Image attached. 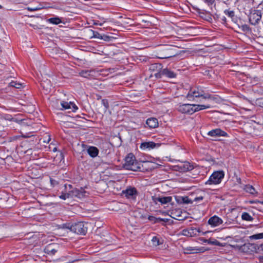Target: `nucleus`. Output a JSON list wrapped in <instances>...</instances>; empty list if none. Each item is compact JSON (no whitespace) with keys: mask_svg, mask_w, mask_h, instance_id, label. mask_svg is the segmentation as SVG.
<instances>
[{"mask_svg":"<svg viewBox=\"0 0 263 263\" xmlns=\"http://www.w3.org/2000/svg\"><path fill=\"white\" fill-rule=\"evenodd\" d=\"M178 54L176 51L175 47L165 45H163L159 50L157 57L160 59H170L175 57Z\"/></svg>","mask_w":263,"mask_h":263,"instance_id":"f257e3e1","label":"nucleus"},{"mask_svg":"<svg viewBox=\"0 0 263 263\" xmlns=\"http://www.w3.org/2000/svg\"><path fill=\"white\" fill-rule=\"evenodd\" d=\"M123 167L128 170L137 171L140 168L139 164L136 160L135 157L132 153L129 154L125 159Z\"/></svg>","mask_w":263,"mask_h":263,"instance_id":"f03ea898","label":"nucleus"},{"mask_svg":"<svg viewBox=\"0 0 263 263\" xmlns=\"http://www.w3.org/2000/svg\"><path fill=\"white\" fill-rule=\"evenodd\" d=\"M202 97L204 99L210 98V95L205 94L203 90L199 87L191 88L186 98L189 101H194L196 98Z\"/></svg>","mask_w":263,"mask_h":263,"instance_id":"7ed1b4c3","label":"nucleus"},{"mask_svg":"<svg viewBox=\"0 0 263 263\" xmlns=\"http://www.w3.org/2000/svg\"><path fill=\"white\" fill-rule=\"evenodd\" d=\"M65 226L66 228L70 229L71 232L77 234L84 235L87 231L86 224L83 222H78L72 224H66Z\"/></svg>","mask_w":263,"mask_h":263,"instance_id":"20e7f679","label":"nucleus"},{"mask_svg":"<svg viewBox=\"0 0 263 263\" xmlns=\"http://www.w3.org/2000/svg\"><path fill=\"white\" fill-rule=\"evenodd\" d=\"M224 173L222 171L214 172L205 182L206 185L219 184L224 178Z\"/></svg>","mask_w":263,"mask_h":263,"instance_id":"39448f33","label":"nucleus"},{"mask_svg":"<svg viewBox=\"0 0 263 263\" xmlns=\"http://www.w3.org/2000/svg\"><path fill=\"white\" fill-rule=\"evenodd\" d=\"M67 189L69 198L82 199L86 196V192L82 188L80 189H73L72 185L69 184L67 186Z\"/></svg>","mask_w":263,"mask_h":263,"instance_id":"423d86ee","label":"nucleus"},{"mask_svg":"<svg viewBox=\"0 0 263 263\" xmlns=\"http://www.w3.org/2000/svg\"><path fill=\"white\" fill-rule=\"evenodd\" d=\"M60 104L62 106V108L60 109L62 110H68L69 112H76L78 109V107L76 104L71 101L67 102L62 101H61Z\"/></svg>","mask_w":263,"mask_h":263,"instance_id":"0eeeda50","label":"nucleus"},{"mask_svg":"<svg viewBox=\"0 0 263 263\" xmlns=\"http://www.w3.org/2000/svg\"><path fill=\"white\" fill-rule=\"evenodd\" d=\"M122 194L127 198L135 199L137 196L138 192L136 188L129 187L122 191Z\"/></svg>","mask_w":263,"mask_h":263,"instance_id":"6e6552de","label":"nucleus"},{"mask_svg":"<svg viewBox=\"0 0 263 263\" xmlns=\"http://www.w3.org/2000/svg\"><path fill=\"white\" fill-rule=\"evenodd\" d=\"M162 75L165 76L169 78H174L176 76V74L173 71L170 70L167 68H164L160 71L155 73V76L157 78H160Z\"/></svg>","mask_w":263,"mask_h":263,"instance_id":"1a4fd4ad","label":"nucleus"},{"mask_svg":"<svg viewBox=\"0 0 263 263\" xmlns=\"http://www.w3.org/2000/svg\"><path fill=\"white\" fill-rule=\"evenodd\" d=\"M177 110L182 114H193L192 104H180L178 106Z\"/></svg>","mask_w":263,"mask_h":263,"instance_id":"9d476101","label":"nucleus"},{"mask_svg":"<svg viewBox=\"0 0 263 263\" xmlns=\"http://www.w3.org/2000/svg\"><path fill=\"white\" fill-rule=\"evenodd\" d=\"M208 135L211 137H228V134L220 128H216L209 131Z\"/></svg>","mask_w":263,"mask_h":263,"instance_id":"9b49d317","label":"nucleus"},{"mask_svg":"<svg viewBox=\"0 0 263 263\" xmlns=\"http://www.w3.org/2000/svg\"><path fill=\"white\" fill-rule=\"evenodd\" d=\"M255 247H257L256 244L248 243L242 246L241 247V249L242 251L247 253H251L252 252H256Z\"/></svg>","mask_w":263,"mask_h":263,"instance_id":"f8f14e48","label":"nucleus"},{"mask_svg":"<svg viewBox=\"0 0 263 263\" xmlns=\"http://www.w3.org/2000/svg\"><path fill=\"white\" fill-rule=\"evenodd\" d=\"M222 220L216 215L211 217L208 220V223L213 227L218 226L222 224Z\"/></svg>","mask_w":263,"mask_h":263,"instance_id":"ddd939ff","label":"nucleus"},{"mask_svg":"<svg viewBox=\"0 0 263 263\" xmlns=\"http://www.w3.org/2000/svg\"><path fill=\"white\" fill-rule=\"evenodd\" d=\"M146 124L150 128H155L158 126L159 124L157 119L155 118H148L146 120Z\"/></svg>","mask_w":263,"mask_h":263,"instance_id":"4468645a","label":"nucleus"},{"mask_svg":"<svg viewBox=\"0 0 263 263\" xmlns=\"http://www.w3.org/2000/svg\"><path fill=\"white\" fill-rule=\"evenodd\" d=\"M178 167L181 172H187L191 171L194 168L193 165L188 162H185L183 163L180 164L178 165Z\"/></svg>","mask_w":263,"mask_h":263,"instance_id":"2eb2a0df","label":"nucleus"},{"mask_svg":"<svg viewBox=\"0 0 263 263\" xmlns=\"http://www.w3.org/2000/svg\"><path fill=\"white\" fill-rule=\"evenodd\" d=\"M87 153L92 158L97 157L99 154V149L95 146H89L87 149Z\"/></svg>","mask_w":263,"mask_h":263,"instance_id":"dca6fc26","label":"nucleus"},{"mask_svg":"<svg viewBox=\"0 0 263 263\" xmlns=\"http://www.w3.org/2000/svg\"><path fill=\"white\" fill-rule=\"evenodd\" d=\"M156 144L153 142H143L140 145V148L142 149H152L155 147Z\"/></svg>","mask_w":263,"mask_h":263,"instance_id":"f3484780","label":"nucleus"},{"mask_svg":"<svg viewBox=\"0 0 263 263\" xmlns=\"http://www.w3.org/2000/svg\"><path fill=\"white\" fill-rule=\"evenodd\" d=\"M210 107V106L209 105H196V104H192V110H193V114L198 111L199 110L204 109H207L209 108Z\"/></svg>","mask_w":263,"mask_h":263,"instance_id":"a211bd4d","label":"nucleus"},{"mask_svg":"<svg viewBox=\"0 0 263 263\" xmlns=\"http://www.w3.org/2000/svg\"><path fill=\"white\" fill-rule=\"evenodd\" d=\"M172 200V197L171 196H160V203L161 204H165L171 202Z\"/></svg>","mask_w":263,"mask_h":263,"instance_id":"6ab92c4d","label":"nucleus"},{"mask_svg":"<svg viewBox=\"0 0 263 263\" xmlns=\"http://www.w3.org/2000/svg\"><path fill=\"white\" fill-rule=\"evenodd\" d=\"M243 189L247 192L251 194H255L256 193L255 189L254 188V187L250 185H245Z\"/></svg>","mask_w":263,"mask_h":263,"instance_id":"aec40b11","label":"nucleus"},{"mask_svg":"<svg viewBox=\"0 0 263 263\" xmlns=\"http://www.w3.org/2000/svg\"><path fill=\"white\" fill-rule=\"evenodd\" d=\"M241 218L243 220L248 221H252L254 219V218L248 213L247 212L242 213L241 215Z\"/></svg>","mask_w":263,"mask_h":263,"instance_id":"412c9836","label":"nucleus"},{"mask_svg":"<svg viewBox=\"0 0 263 263\" xmlns=\"http://www.w3.org/2000/svg\"><path fill=\"white\" fill-rule=\"evenodd\" d=\"M224 13L228 17H230L232 21H234L236 18L234 11L231 10L230 9L225 10L224 11Z\"/></svg>","mask_w":263,"mask_h":263,"instance_id":"4be33fe9","label":"nucleus"},{"mask_svg":"<svg viewBox=\"0 0 263 263\" xmlns=\"http://www.w3.org/2000/svg\"><path fill=\"white\" fill-rule=\"evenodd\" d=\"M148 219L153 222L154 223H158L161 221H165V220L161 218H156L153 216H149L148 217Z\"/></svg>","mask_w":263,"mask_h":263,"instance_id":"5701e85b","label":"nucleus"},{"mask_svg":"<svg viewBox=\"0 0 263 263\" xmlns=\"http://www.w3.org/2000/svg\"><path fill=\"white\" fill-rule=\"evenodd\" d=\"M47 22L55 25H58L62 22L60 18L58 17L50 18L47 20Z\"/></svg>","mask_w":263,"mask_h":263,"instance_id":"b1692460","label":"nucleus"},{"mask_svg":"<svg viewBox=\"0 0 263 263\" xmlns=\"http://www.w3.org/2000/svg\"><path fill=\"white\" fill-rule=\"evenodd\" d=\"M45 252L50 255H54L57 252V250L52 248L51 246L49 245L46 248Z\"/></svg>","mask_w":263,"mask_h":263,"instance_id":"393cba45","label":"nucleus"},{"mask_svg":"<svg viewBox=\"0 0 263 263\" xmlns=\"http://www.w3.org/2000/svg\"><path fill=\"white\" fill-rule=\"evenodd\" d=\"M65 192H62V194L59 196L60 198L62 199L65 200L67 198H69V196L68 195V189H67V185H65Z\"/></svg>","mask_w":263,"mask_h":263,"instance_id":"a878e982","label":"nucleus"},{"mask_svg":"<svg viewBox=\"0 0 263 263\" xmlns=\"http://www.w3.org/2000/svg\"><path fill=\"white\" fill-rule=\"evenodd\" d=\"M249 238L251 240L262 239L263 238V233L256 234L251 235L249 236Z\"/></svg>","mask_w":263,"mask_h":263,"instance_id":"bb28decb","label":"nucleus"},{"mask_svg":"<svg viewBox=\"0 0 263 263\" xmlns=\"http://www.w3.org/2000/svg\"><path fill=\"white\" fill-rule=\"evenodd\" d=\"M10 86H12V87H15V88H18V89H20L23 87V84L18 83L17 82H15V81H12L11 82H10Z\"/></svg>","mask_w":263,"mask_h":263,"instance_id":"cd10ccee","label":"nucleus"},{"mask_svg":"<svg viewBox=\"0 0 263 263\" xmlns=\"http://www.w3.org/2000/svg\"><path fill=\"white\" fill-rule=\"evenodd\" d=\"M93 72L91 70H82L80 72V74L82 77L84 78H88L89 76L91 75V73Z\"/></svg>","mask_w":263,"mask_h":263,"instance_id":"c85d7f7f","label":"nucleus"},{"mask_svg":"<svg viewBox=\"0 0 263 263\" xmlns=\"http://www.w3.org/2000/svg\"><path fill=\"white\" fill-rule=\"evenodd\" d=\"M239 27L243 32H250L251 31V29L250 28V27L248 25H246V24L242 25L241 26H239Z\"/></svg>","mask_w":263,"mask_h":263,"instance_id":"c756f323","label":"nucleus"},{"mask_svg":"<svg viewBox=\"0 0 263 263\" xmlns=\"http://www.w3.org/2000/svg\"><path fill=\"white\" fill-rule=\"evenodd\" d=\"M161 67L162 66L161 64L155 63L154 64L151 65V66L149 67V69L152 70H154L156 69L160 70L161 68Z\"/></svg>","mask_w":263,"mask_h":263,"instance_id":"7c9ffc66","label":"nucleus"},{"mask_svg":"<svg viewBox=\"0 0 263 263\" xmlns=\"http://www.w3.org/2000/svg\"><path fill=\"white\" fill-rule=\"evenodd\" d=\"M152 241L153 242V244L155 246H158L160 244H161L159 241V239L156 236H154L153 237Z\"/></svg>","mask_w":263,"mask_h":263,"instance_id":"2f4dec72","label":"nucleus"},{"mask_svg":"<svg viewBox=\"0 0 263 263\" xmlns=\"http://www.w3.org/2000/svg\"><path fill=\"white\" fill-rule=\"evenodd\" d=\"M160 196H153L152 197V200L154 203L155 204H157L158 202H160Z\"/></svg>","mask_w":263,"mask_h":263,"instance_id":"473e14b6","label":"nucleus"},{"mask_svg":"<svg viewBox=\"0 0 263 263\" xmlns=\"http://www.w3.org/2000/svg\"><path fill=\"white\" fill-rule=\"evenodd\" d=\"M102 104L104 105L106 110L109 108V104L107 100L103 99L102 100Z\"/></svg>","mask_w":263,"mask_h":263,"instance_id":"72a5a7b5","label":"nucleus"},{"mask_svg":"<svg viewBox=\"0 0 263 263\" xmlns=\"http://www.w3.org/2000/svg\"><path fill=\"white\" fill-rule=\"evenodd\" d=\"M256 252L258 253L260 251L263 252V244H261L260 245H257V247H255Z\"/></svg>","mask_w":263,"mask_h":263,"instance_id":"f704fd0d","label":"nucleus"},{"mask_svg":"<svg viewBox=\"0 0 263 263\" xmlns=\"http://www.w3.org/2000/svg\"><path fill=\"white\" fill-rule=\"evenodd\" d=\"M50 183H51V185L53 186H54L55 185L58 184V181H56L55 180L51 178H50Z\"/></svg>","mask_w":263,"mask_h":263,"instance_id":"c9c22d12","label":"nucleus"},{"mask_svg":"<svg viewBox=\"0 0 263 263\" xmlns=\"http://www.w3.org/2000/svg\"><path fill=\"white\" fill-rule=\"evenodd\" d=\"M93 36L96 38L102 39V36L98 32L93 31Z\"/></svg>","mask_w":263,"mask_h":263,"instance_id":"e433bc0d","label":"nucleus"},{"mask_svg":"<svg viewBox=\"0 0 263 263\" xmlns=\"http://www.w3.org/2000/svg\"><path fill=\"white\" fill-rule=\"evenodd\" d=\"M204 18L208 21H210L211 20H212L211 15L210 13L205 14Z\"/></svg>","mask_w":263,"mask_h":263,"instance_id":"4c0bfd02","label":"nucleus"},{"mask_svg":"<svg viewBox=\"0 0 263 263\" xmlns=\"http://www.w3.org/2000/svg\"><path fill=\"white\" fill-rule=\"evenodd\" d=\"M27 10H28L30 11H36V10L40 9V8H37V7H34V8L27 7Z\"/></svg>","mask_w":263,"mask_h":263,"instance_id":"58836bf2","label":"nucleus"},{"mask_svg":"<svg viewBox=\"0 0 263 263\" xmlns=\"http://www.w3.org/2000/svg\"><path fill=\"white\" fill-rule=\"evenodd\" d=\"M209 243L210 244L214 245H216V246H219V244H220V242L216 240H215L214 241H210Z\"/></svg>","mask_w":263,"mask_h":263,"instance_id":"ea45409f","label":"nucleus"},{"mask_svg":"<svg viewBox=\"0 0 263 263\" xmlns=\"http://www.w3.org/2000/svg\"><path fill=\"white\" fill-rule=\"evenodd\" d=\"M203 199V197L201 196L195 198L194 199V201H195L196 202H198V201L202 200Z\"/></svg>","mask_w":263,"mask_h":263,"instance_id":"a19ab883","label":"nucleus"},{"mask_svg":"<svg viewBox=\"0 0 263 263\" xmlns=\"http://www.w3.org/2000/svg\"><path fill=\"white\" fill-rule=\"evenodd\" d=\"M259 263H263V256H259L257 258Z\"/></svg>","mask_w":263,"mask_h":263,"instance_id":"79ce46f5","label":"nucleus"},{"mask_svg":"<svg viewBox=\"0 0 263 263\" xmlns=\"http://www.w3.org/2000/svg\"><path fill=\"white\" fill-rule=\"evenodd\" d=\"M205 2L207 3H208L209 5L210 4H213L214 2H215V0H204Z\"/></svg>","mask_w":263,"mask_h":263,"instance_id":"37998d69","label":"nucleus"},{"mask_svg":"<svg viewBox=\"0 0 263 263\" xmlns=\"http://www.w3.org/2000/svg\"><path fill=\"white\" fill-rule=\"evenodd\" d=\"M258 102L260 104V105L263 107V99H259Z\"/></svg>","mask_w":263,"mask_h":263,"instance_id":"c03bdc74","label":"nucleus"},{"mask_svg":"<svg viewBox=\"0 0 263 263\" xmlns=\"http://www.w3.org/2000/svg\"><path fill=\"white\" fill-rule=\"evenodd\" d=\"M48 139H46V141L44 140V142H47V143H48L49 142V141L51 140V138H50V136H48Z\"/></svg>","mask_w":263,"mask_h":263,"instance_id":"a18cd8bd","label":"nucleus"},{"mask_svg":"<svg viewBox=\"0 0 263 263\" xmlns=\"http://www.w3.org/2000/svg\"><path fill=\"white\" fill-rule=\"evenodd\" d=\"M222 20L223 22H226L227 19H226V17L223 16V18H222Z\"/></svg>","mask_w":263,"mask_h":263,"instance_id":"49530a36","label":"nucleus"},{"mask_svg":"<svg viewBox=\"0 0 263 263\" xmlns=\"http://www.w3.org/2000/svg\"><path fill=\"white\" fill-rule=\"evenodd\" d=\"M237 182H238V183H241V179H240V178L237 179Z\"/></svg>","mask_w":263,"mask_h":263,"instance_id":"de8ad7c7","label":"nucleus"},{"mask_svg":"<svg viewBox=\"0 0 263 263\" xmlns=\"http://www.w3.org/2000/svg\"><path fill=\"white\" fill-rule=\"evenodd\" d=\"M94 24H95V25H100V26H101V25H102V24H99L98 23H97V22L94 23Z\"/></svg>","mask_w":263,"mask_h":263,"instance_id":"09e8293b","label":"nucleus"},{"mask_svg":"<svg viewBox=\"0 0 263 263\" xmlns=\"http://www.w3.org/2000/svg\"><path fill=\"white\" fill-rule=\"evenodd\" d=\"M204 14V12H201V13H200V14L201 15V16L202 17H204V16L202 15V14Z\"/></svg>","mask_w":263,"mask_h":263,"instance_id":"8fccbe9b","label":"nucleus"},{"mask_svg":"<svg viewBox=\"0 0 263 263\" xmlns=\"http://www.w3.org/2000/svg\"><path fill=\"white\" fill-rule=\"evenodd\" d=\"M3 7L0 5V9H2Z\"/></svg>","mask_w":263,"mask_h":263,"instance_id":"3c124183","label":"nucleus"},{"mask_svg":"<svg viewBox=\"0 0 263 263\" xmlns=\"http://www.w3.org/2000/svg\"><path fill=\"white\" fill-rule=\"evenodd\" d=\"M57 149V148L55 147L54 149H53V151H55Z\"/></svg>","mask_w":263,"mask_h":263,"instance_id":"603ef678","label":"nucleus"},{"mask_svg":"<svg viewBox=\"0 0 263 263\" xmlns=\"http://www.w3.org/2000/svg\"><path fill=\"white\" fill-rule=\"evenodd\" d=\"M260 203H261L262 204H263V201H261L260 202Z\"/></svg>","mask_w":263,"mask_h":263,"instance_id":"864d4df0","label":"nucleus"}]
</instances>
